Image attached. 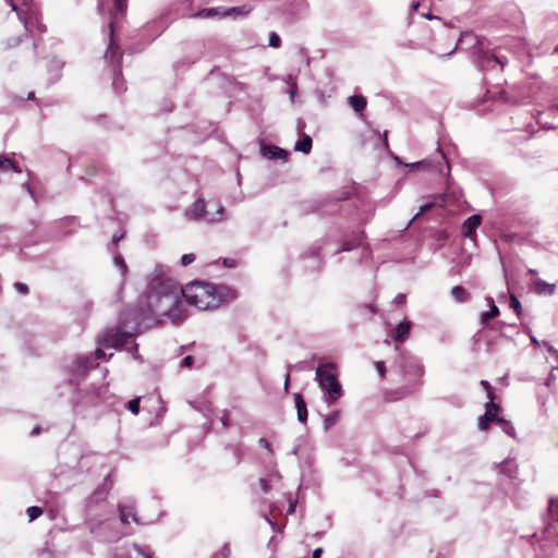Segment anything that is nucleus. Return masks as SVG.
Segmentation results:
<instances>
[{
	"mask_svg": "<svg viewBox=\"0 0 558 558\" xmlns=\"http://www.w3.org/2000/svg\"><path fill=\"white\" fill-rule=\"evenodd\" d=\"M194 260H195V255L194 254H192V253L184 254L181 257V265L182 266H187V265L192 264Z\"/></svg>",
	"mask_w": 558,
	"mask_h": 558,
	"instance_id": "obj_37",
	"label": "nucleus"
},
{
	"mask_svg": "<svg viewBox=\"0 0 558 558\" xmlns=\"http://www.w3.org/2000/svg\"><path fill=\"white\" fill-rule=\"evenodd\" d=\"M433 199L427 202L426 204L422 205L418 213L415 214V216L412 218V220L410 221V223L412 221H414L415 219H417L421 215L427 213L428 210H430L433 207L435 206H438V205H442L445 203V195H434L432 197Z\"/></svg>",
	"mask_w": 558,
	"mask_h": 558,
	"instance_id": "obj_15",
	"label": "nucleus"
},
{
	"mask_svg": "<svg viewBox=\"0 0 558 558\" xmlns=\"http://www.w3.org/2000/svg\"><path fill=\"white\" fill-rule=\"evenodd\" d=\"M312 137L305 133H302L301 138L294 145V149L303 154H308L312 149Z\"/></svg>",
	"mask_w": 558,
	"mask_h": 558,
	"instance_id": "obj_17",
	"label": "nucleus"
},
{
	"mask_svg": "<svg viewBox=\"0 0 558 558\" xmlns=\"http://www.w3.org/2000/svg\"><path fill=\"white\" fill-rule=\"evenodd\" d=\"M109 477L110 475L108 474L104 483L99 485L85 501L86 519L92 532H95L96 526L102 522L97 518L95 510L98 505L102 504L107 499L112 487V483L109 481Z\"/></svg>",
	"mask_w": 558,
	"mask_h": 558,
	"instance_id": "obj_3",
	"label": "nucleus"
},
{
	"mask_svg": "<svg viewBox=\"0 0 558 558\" xmlns=\"http://www.w3.org/2000/svg\"><path fill=\"white\" fill-rule=\"evenodd\" d=\"M9 170H12L16 173L22 172V169L17 165H15L13 161H12V167H10Z\"/></svg>",
	"mask_w": 558,
	"mask_h": 558,
	"instance_id": "obj_60",
	"label": "nucleus"
},
{
	"mask_svg": "<svg viewBox=\"0 0 558 558\" xmlns=\"http://www.w3.org/2000/svg\"><path fill=\"white\" fill-rule=\"evenodd\" d=\"M387 134H388V132H387V131H385V132L383 133V135H381V136H383V145H384L385 149H388V138H387Z\"/></svg>",
	"mask_w": 558,
	"mask_h": 558,
	"instance_id": "obj_56",
	"label": "nucleus"
},
{
	"mask_svg": "<svg viewBox=\"0 0 558 558\" xmlns=\"http://www.w3.org/2000/svg\"><path fill=\"white\" fill-rule=\"evenodd\" d=\"M40 434V427L39 426H36L33 428V430L31 432V436H37Z\"/></svg>",
	"mask_w": 558,
	"mask_h": 558,
	"instance_id": "obj_63",
	"label": "nucleus"
},
{
	"mask_svg": "<svg viewBox=\"0 0 558 558\" xmlns=\"http://www.w3.org/2000/svg\"><path fill=\"white\" fill-rule=\"evenodd\" d=\"M259 485L264 493H268L270 490V485L265 478H259Z\"/></svg>",
	"mask_w": 558,
	"mask_h": 558,
	"instance_id": "obj_44",
	"label": "nucleus"
},
{
	"mask_svg": "<svg viewBox=\"0 0 558 558\" xmlns=\"http://www.w3.org/2000/svg\"><path fill=\"white\" fill-rule=\"evenodd\" d=\"M10 5L12 11L16 12L19 20L24 24L27 32L37 24V10L32 4V0H23L21 7L10 0Z\"/></svg>",
	"mask_w": 558,
	"mask_h": 558,
	"instance_id": "obj_5",
	"label": "nucleus"
},
{
	"mask_svg": "<svg viewBox=\"0 0 558 558\" xmlns=\"http://www.w3.org/2000/svg\"><path fill=\"white\" fill-rule=\"evenodd\" d=\"M105 390V388L100 387L95 389L94 395L90 397L89 400L84 401L83 399L78 400L77 403H88V404H95L96 399L100 398L101 392Z\"/></svg>",
	"mask_w": 558,
	"mask_h": 558,
	"instance_id": "obj_30",
	"label": "nucleus"
},
{
	"mask_svg": "<svg viewBox=\"0 0 558 558\" xmlns=\"http://www.w3.org/2000/svg\"><path fill=\"white\" fill-rule=\"evenodd\" d=\"M112 86H113V88H114V90H116L117 93H120V92L124 90L123 83H122V82H120V80H119L118 75L114 77L113 83H112Z\"/></svg>",
	"mask_w": 558,
	"mask_h": 558,
	"instance_id": "obj_40",
	"label": "nucleus"
},
{
	"mask_svg": "<svg viewBox=\"0 0 558 558\" xmlns=\"http://www.w3.org/2000/svg\"><path fill=\"white\" fill-rule=\"evenodd\" d=\"M126 1L128 0H113V9L110 12L109 23L111 33L113 32V25L118 22L119 16H123L126 11Z\"/></svg>",
	"mask_w": 558,
	"mask_h": 558,
	"instance_id": "obj_14",
	"label": "nucleus"
},
{
	"mask_svg": "<svg viewBox=\"0 0 558 558\" xmlns=\"http://www.w3.org/2000/svg\"><path fill=\"white\" fill-rule=\"evenodd\" d=\"M481 385L485 388V390L487 391V395L489 392H492V386H490V384L487 380H482Z\"/></svg>",
	"mask_w": 558,
	"mask_h": 558,
	"instance_id": "obj_51",
	"label": "nucleus"
},
{
	"mask_svg": "<svg viewBox=\"0 0 558 558\" xmlns=\"http://www.w3.org/2000/svg\"><path fill=\"white\" fill-rule=\"evenodd\" d=\"M508 60L505 57L496 56L489 51H478L477 65L483 72L498 71L501 72Z\"/></svg>",
	"mask_w": 558,
	"mask_h": 558,
	"instance_id": "obj_6",
	"label": "nucleus"
},
{
	"mask_svg": "<svg viewBox=\"0 0 558 558\" xmlns=\"http://www.w3.org/2000/svg\"><path fill=\"white\" fill-rule=\"evenodd\" d=\"M451 295L459 303L466 302L470 296L469 293L466 292V290L461 286L453 287L451 289Z\"/></svg>",
	"mask_w": 558,
	"mask_h": 558,
	"instance_id": "obj_21",
	"label": "nucleus"
},
{
	"mask_svg": "<svg viewBox=\"0 0 558 558\" xmlns=\"http://www.w3.org/2000/svg\"><path fill=\"white\" fill-rule=\"evenodd\" d=\"M206 206L205 202L202 198H198L185 211V217L189 220H198L206 215Z\"/></svg>",
	"mask_w": 558,
	"mask_h": 558,
	"instance_id": "obj_13",
	"label": "nucleus"
},
{
	"mask_svg": "<svg viewBox=\"0 0 558 558\" xmlns=\"http://www.w3.org/2000/svg\"><path fill=\"white\" fill-rule=\"evenodd\" d=\"M510 307L520 316L522 311L521 303L513 294L510 296Z\"/></svg>",
	"mask_w": 558,
	"mask_h": 558,
	"instance_id": "obj_33",
	"label": "nucleus"
},
{
	"mask_svg": "<svg viewBox=\"0 0 558 558\" xmlns=\"http://www.w3.org/2000/svg\"><path fill=\"white\" fill-rule=\"evenodd\" d=\"M14 288L21 294H27L28 293V287H27V284H25L23 282H16L14 284Z\"/></svg>",
	"mask_w": 558,
	"mask_h": 558,
	"instance_id": "obj_39",
	"label": "nucleus"
},
{
	"mask_svg": "<svg viewBox=\"0 0 558 558\" xmlns=\"http://www.w3.org/2000/svg\"><path fill=\"white\" fill-rule=\"evenodd\" d=\"M553 526L549 524V523H546L545 525V536L547 539H554V537L556 538V544L558 545V530L553 532L551 531Z\"/></svg>",
	"mask_w": 558,
	"mask_h": 558,
	"instance_id": "obj_32",
	"label": "nucleus"
},
{
	"mask_svg": "<svg viewBox=\"0 0 558 558\" xmlns=\"http://www.w3.org/2000/svg\"><path fill=\"white\" fill-rule=\"evenodd\" d=\"M487 301L489 302L490 304V310L487 311V312H484L482 313L481 315V322L483 324H486L487 322H489L490 319L497 317L499 315V310L498 307L495 305L494 301L492 298H487Z\"/></svg>",
	"mask_w": 558,
	"mask_h": 558,
	"instance_id": "obj_20",
	"label": "nucleus"
},
{
	"mask_svg": "<svg viewBox=\"0 0 558 558\" xmlns=\"http://www.w3.org/2000/svg\"><path fill=\"white\" fill-rule=\"evenodd\" d=\"M25 247H26V245H24V246L21 248V251H20V256H21V259H23V260H26V259H27V255H26V253H25V251H24V250H25Z\"/></svg>",
	"mask_w": 558,
	"mask_h": 558,
	"instance_id": "obj_61",
	"label": "nucleus"
},
{
	"mask_svg": "<svg viewBox=\"0 0 558 558\" xmlns=\"http://www.w3.org/2000/svg\"><path fill=\"white\" fill-rule=\"evenodd\" d=\"M497 425L500 426V428L502 429V432L507 435H509L510 437L514 438L515 437V429L514 427L512 426V424L505 420V418H498V423Z\"/></svg>",
	"mask_w": 558,
	"mask_h": 558,
	"instance_id": "obj_24",
	"label": "nucleus"
},
{
	"mask_svg": "<svg viewBox=\"0 0 558 558\" xmlns=\"http://www.w3.org/2000/svg\"><path fill=\"white\" fill-rule=\"evenodd\" d=\"M194 363V357L192 355H187L185 356L182 361H181V367H191Z\"/></svg>",
	"mask_w": 558,
	"mask_h": 558,
	"instance_id": "obj_41",
	"label": "nucleus"
},
{
	"mask_svg": "<svg viewBox=\"0 0 558 558\" xmlns=\"http://www.w3.org/2000/svg\"><path fill=\"white\" fill-rule=\"evenodd\" d=\"M427 165H428V162L426 160H422V161L411 163L410 167L413 169H418V168L425 167Z\"/></svg>",
	"mask_w": 558,
	"mask_h": 558,
	"instance_id": "obj_46",
	"label": "nucleus"
},
{
	"mask_svg": "<svg viewBox=\"0 0 558 558\" xmlns=\"http://www.w3.org/2000/svg\"><path fill=\"white\" fill-rule=\"evenodd\" d=\"M123 236H124L123 234H119V235H118V234H114V235L112 236V241H111V242H112V245H117V244H118V242H119V241H121V240L123 239Z\"/></svg>",
	"mask_w": 558,
	"mask_h": 558,
	"instance_id": "obj_53",
	"label": "nucleus"
},
{
	"mask_svg": "<svg viewBox=\"0 0 558 558\" xmlns=\"http://www.w3.org/2000/svg\"><path fill=\"white\" fill-rule=\"evenodd\" d=\"M375 366H376V369H377L378 374L383 377L385 375V372H386L385 363L379 361V362L375 363Z\"/></svg>",
	"mask_w": 558,
	"mask_h": 558,
	"instance_id": "obj_43",
	"label": "nucleus"
},
{
	"mask_svg": "<svg viewBox=\"0 0 558 558\" xmlns=\"http://www.w3.org/2000/svg\"><path fill=\"white\" fill-rule=\"evenodd\" d=\"M128 350L133 353L134 357H136V353H137V344L136 343H132V345Z\"/></svg>",
	"mask_w": 558,
	"mask_h": 558,
	"instance_id": "obj_59",
	"label": "nucleus"
},
{
	"mask_svg": "<svg viewBox=\"0 0 558 558\" xmlns=\"http://www.w3.org/2000/svg\"><path fill=\"white\" fill-rule=\"evenodd\" d=\"M315 379L319 388L324 391V398L328 405L333 404L343 396L342 386L338 380L333 364L327 363L318 366L316 368Z\"/></svg>",
	"mask_w": 558,
	"mask_h": 558,
	"instance_id": "obj_2",
	"label": "nucleus"
},
{
	"mask_svg": "<svg viewBox=\"0 0 558 558\" xmlns=\"http://www.w3.org/2000/svg\"><path fill=\"white\" fill-rule=\"evenodd\" d=\"M364 307L366 310H368L371 314H375L376 313V308L372 304H366Z\"/></svg>",
	"mask_w": 558,
	"mask_h": 558,
	"instance_id": "obj_62",
	"label": "nucleus"
},
{
	"mask_svg": "<svg viewBox=\"0 0 558 558\" xmlns=\"http://www.w3.org/2000/svg\"><path fill=\"white\" fill-rule=\"evenodd\" d=\"M220 422L223 428H228L230 426L229 414L227 411H223Z\"/></svg>",
	"mask_w": 558,
	"mask_h": 558,
	"instance_id": "obj_42",
	"label": "nucleus"
},
{
	"mask_svg": "<svg viewBox=\"0 0 558 558\" xmlns=\"http://www.w3.org/2000/svg\"><path fill=\"white\" fill-rule=\"evenodd\" d=\"M251 11L250 8H247L246 5H243V7H234V8H230V9H227L223 11V16H229V15H232V14H240V15H246L248 14Z\"/></svg>",
	"mask_w": 558,
	"mask_h": 558,
	"instance_id": "obj_25",
	"label": "nucleus"
},
{
	"mask_svg": "<svg viewBox=\"0 0 558 558\" xmlns=\"http://www.w3.org/2000/svg\"><path fill=\"white\" fill-rule=\"evenodd\" d=\"M182 298L201 311L217 310L234 299V292L225 284L195 281L182 288L170 278L162 267L155 268L147 293L140 298L136 308L126 310L120 316L119 326L109 329L102 337L105 347L125 348L128 341L168 317L173 324H181L185 317Z\"/></svg>",
	"mask_w": 558,
	"mask_h": 558,
	"instance_id": "obj_1",
	"label": "nucleus"
},
{
	"mask_svg": "<svg viewBox=\"0 0 558 558\" xmlns=\"http://www.w3.org/2000/svg\"><path fill=\"white\" fill-rule=\"evenodd\" d=\"M106 356L105 352L101 349H97L92 355L94 363H96V360L104 359Z\"/></svg>",
	"mask_w": 558,
	"mask_h": 558,
	"instance_id": "obj_45",
	"label": "nucleus"
},
{
	"mask_svg": "<svg viewBox=\"0 0 558 558\" xmlns=\"http://www.w3.org/2000/svg\"><path fill=\"white\" fill-rule=\"evenodd\" d=\"M23 187L31 194L33 195V191H32V187H31V184L28 182H25L23 184Z\"/></svg>",
	"mask_w": 558,
	"mask_h": 558,
	"instance_id": "obj_64",
	"label": "nucleus"
},
{
	"mask_svg": "<svg viewBox=\"0 0 558 558\" xmlns=\"http://www.w3.org/2000/svg\"><path fill=\"white\" fill-rule=\"evenodd\" d=\"M63 66V62L60 61L59 59H56L53 58L52 60H50V68L57 72H59Z\"/></svg>",
	"mask_w": 558,
	"mask_h": 558,
	"instance_id": "obj_38",
	"label": "nucleus"
},
{
	"mask_svg": "<svg viewBox=\"0 0 558 558\" xmlns=\"http://www.w3.org/2000/svg\"><path fill=\"white\" fill-rule=\"evenodd\" d=\"M544 347H546L551 354H555V355L558 354V351L554 347H551L548 342H544Z\"/></svg>",
	"mask_w": 558,
	"mask_h": 558,
	"instance_id": "obj_54",
	"label": "nucleus"
},
{
	"mask_svg": "<svg viewBox=\"0 0 558 558\" xmlns=\"http://www.w3.org/2000/svg\"><path fill=\"white\" fill-rule=\"evenodd\" d=\"M294 403L298 412V421L305 423L307 421V407L300 393H294Z\"/></svg>",
	"mask_w": 558,
	"mask_h": 558,
	"instance_id": "obj_16",
	"label": "nucleus"
},
{
	"mask_svg": "<svg viewBox=\"0 0 558 558\" xmlns=\"http://www.w3.org/2000/svg\"><path fill=\"white\" fill-rule=\"evenodd\" d=\"M535 291L538 294H553L555 292V284L547 283L543 280H537L535 282Z\"/></svg>",
	"mask_w": 558,
	"mask_h": 558,
	"instance_id": "obj_22",
	"label": "nucleus"
},
{
	"mask_svg": "<svg viewBox=\"0 0 558 558\" xmlns=\"http://www.w3.org/2000/svg\"><path fill=\"white\" fill-rule=\"evenodd\" d=\"M258 442L262 447L271 450L270 442L266 438H260Z\"/></svg>",
	"mask_w": 558,
	"mask_h": 558,
	"instance_id": "obj_49",
	"label": "nucleus"
},
{
	"mask_svg": "<svg viewBox=\"0 0 558 558\" xmlns=\"http://www.w3.org/2000/svg\"><path fill=\"white\" fill-rule=\"evenodd\" d=\"M260 154L263 157L274 160V159H287L289 153L276 145H262Z\"/></svg>",
	"mask_w": 558,
	"mask_h": 558,
	"instance_id": "obj_10",
	"label": "nucleus"
},
{
	"mask_svg": "<svg viewBox=\"0 0 558 558\" xmlns=\"http://www.w3.org/2000/svg\"><path fill=\"white\" fill-rule=\"evenodd\" d=\"M118 511L120 514V521L122 524L126 525L130 523V519L136 524H144L142 520L136 515L135 508L133 506H126L119 504Z\"/></svg>",
	"mask_w": 558,
	"mask_h": 558,
	"instance_id": "obj_9",
	"label": "nucleus"
},
{
	"mask_svg": "<svg viewBox=\"0 0 558 558\" xmlns=\"http://www.w3.org/2000/svg\"><path fill=\"white\" fill-rule=\"evenodd\" d=\"M547 515H550L558 520V497L549 499Z\"/></svg>",
	"mask_w": 558,
	"mask_h": 558,
	"instance_id": "obj_26",
	"label": "nucleus"
},
{
	"mask_svg": "<svg viewBox=\"0 0 558 558\" xmlns=\"http://www.w3.org/2000/svg\"><path fill=\"white\" fill-rule=\"evenodd\" d=\"M353 247H354V246H352V245H350V244L345 243V244H343V245L341 246V248H339V250L337 251V253L351 251V250H353Z\"/></svg>",
	"mask_w": 558,
	"mask_h": 558,
	"instance_id": "obj_50",
	"label": "nucleus"
},
{
	"mask_svg": "<svg viewBox=\"0 0 558 558\" xmlns=\"http://www.w3.org/2000/svg\"><path fill=\"white\" fill-rule=\"evenodd\" d=\"M195 17L198 19H214V17H223V11H221L219 8H206L199 10Z\"/></svg>",
	"mask_w": 558,
	"mask_h": 558,
	"instance_id": "obj_19",
	"label": "nucleus"
},
{
	"mask_svg": "<svg viewBox=\"0 0 558 558\" xmlns=\"http://www.w3.org/2000/svg\"><path fill=\"white\" fill-rule=\"evenodd\" d=\"M348 102L355 112L363 111L367 105L366 98L362 95L350 96Z\"/></svg>",
	"mask_w": 558,
	"mask_h": 558,
	"instance_id": "obj_18",
	"label": "nucleus"
},
{
	"mask_svg": "<svg viewBox=\"0 0 558 558\" xmlns=\"http://www.w3.org/2000/svg\"><path fill=\"white\" fill-rule=\"evenodd\" d=\"M222 555L227 558L229 555H230V547L228 544H226L223 547H222V550H221Z\"/></svg>",
	"mask_w": 558,
	"mask_h": 558,
	"instance_id": "obj_57",
	"label": "nucleus"
},
{
	"mask_svg": "<svg viewBox=\"0 0 558 558\" xmlns=\"http://www.w3.org/2000/svg\"><path fill=\"white\" fill-rule=\"evenodd\" d=\"M133 549L137 553L138 556L144 558H154V553L148 547H142L137 544H133Z\"/></svg>",
	"mask_w": 558,
	"mask_h": 558,
	"instance_id": "obj_27",
	"label": "nucleus"
},
{
	"mask_svg": "<svg viewBox=\"0 0 558 558\" xmlns=\"http://www.w3.org/2000/svg\"><path fill=\"white\" fill-rule=\"evenodd\" d=\"M114 265L121 270V274L124 275L128 270L124 258L121 254L114 255Z\"/></svg>",
	"mask_w": 558,
	"mask_h": 558,
	"instance_id": "obj_28",
	"label": "nucleus"
},
{
	"mask_svg": "<svg viewBox=\"0 0 558 558\" xmlns=\"http://www.w3.org/2000/svg\"><path fill=\"white\" fill-rule=\"evenodd\" d=\"M295 93H296V83L293 82L289 89V95H290L291 100H293Z\"/></svg>",
	"mask_w": 558,
	"mask_h": 558,
	"instance_id": "obj_48",
	"label": "nucleus"
},
{
	"mask_svg": "<svg viewBox=\"0 0 558 558\" xmlns=\"http://www.w3.org/2000/svg\"><path fill=\"white\" fill-rule=\"evenodd\" d=\"M223 265H225L226 267L231 268V267H235L236 262H235V259H233V258H225V259H223Z\"/></svg>",
	"mask_w": 558,
	"mask_h": 558,
	"instance_id": "obj_47",
	"label": "nucleus"
},
{
	"mask_svg": "<svg viewBox=\"0 0 558 558\" xmlns=\"http://www.w3.org/2000/svg\"><path fill=\"white\" fill-rule=\"evenodd\" d=\"M223 213H225V207L222 205H219L217 211L215 215L208 217V221L209 222H217V221H221L222 220V216H223Z\"/></svg>",
	"mask_w": 558,
	"mask_h": 558,
	"instance_id": "obj_35",
	"label": "nucleus"
},
{
	"mask_svg": "<svg viewBox=\"0 0 558 558\" xmlns=\"http://www.w3.org/2000/svg\"><path fill=\"white\" fill-rule=\"evenodd\" d=\"M493 392L488 393L489 401L485 404V413L478 418V428L481 430H486L488 428L489 423H498V412L500 411V407L494 402Z\"/></svg>",
	"mask_w": 558,
	"mask_h": 558,
	"instance_id": "obj_8",
	"label": "nucleus"
},
{
	"mask_svg": "<svg viewBox=\"0 0 558 558\" xmlns=\"http://www.w3.org/2000/svg\"><path fill=\"white\" fill-rule=\"evenodd\" d=\"M295 507H296V501H291L289 509H288V514H292L295 511Z\"/></svg>",
	"mask_w": 558,
	"mask_h": 558,
	"instance_id": "obj_58",
	"label": "nucleus"
},
{
	"mask_svg": "<svg viewBox=\"0 0 558 558\" xmlns=\"http://www.w3.org/2000/svg\"><path fill=\"white\" fill-rule=\"evenodd\" d=\"M26 512L29 518V521H34L43 513V510H41V508H39L37 506H33V507H29L26 510Z\"/></svg>",
	"mask_w": 558,
	"mask_h": 558,
	"instance_id": "obj_29",
	"label": "nucleus"
},
{
	"mask_svg": "<svg viewBox=\"0 0 558 558\" xmlns=\"http://www.w3.org/2000/svg\"><path fill=\"white\" fill-rule=\"evenodd\" d=\"M10 167H12V160L5 155H0V170L7 171Z\"/></svg>",
	"mask_w": 558,
	"mask_h": 558,
	"instance_id": "obj_36",
	"label": "nucleus"
},
{
	"mask_svg": "<svg viewBox=\"0 0 558 558\" xmlns=\"http://www.w3.org/2000/svg\"><path fill=\"white\" fill-rule=\"evenodd\" d=\"M412 323L403 320L390 331V337L397 342H404L409 338Z\"/></svg>",
	"mask_w": 558,
	"mask_h": 558,
	"instance_id": "obj_12",
	"label": "nucleus"
},
{
	"mask_svg": "<svg viewBox=\"0 0 558 558\" xmlns=\"http://www.w3.org/2000/svg\"><path fill=\"white\" fill-rule=\"evenodd\" d=\"M404 301H405V295H404V294H398V295L395 298V302H396L397 304H402V303H404Z\"/></svg>",
	"mask_w": 558,
	"mask_h": 558,
	"instance_id": "obj_52",
	"label": "nucleus"
},
{
	"mask_svg": "<svg viewBox=\"0 0 558 558\" xmlns=\"http://www.w3.org/2000/svg\"><path fill=\"white\" fill-rule=\"evenodd\" d=\"M340 418V411L336 410L329 415H327L324 420V427L326 430L330 429L332 426H335Z\"/></svg>",
	"mask_w": 558,
	"mask_h": 558,
	"instance_id": "obj_23",
	"label": "nucleus"
},
{
	"mask_svg": "<svg viewBox=\"0 0 558 558\" xmlns=\"http://www.w3.org/2000/svg\"><path fill=\"white\" fill-rule=\"evenodd\" d=\"M482 218L480 215L470 216L461 226V234L464 238L473 239L475 231L481 225Z\"/></svg>",
	"mask_w": 558,
	"mask_h": 558,
	"instance_id": "obj_11",
	"label": "nucleus"
},
{
	"mask_svg": "<svg viewBox=\"0 0 558 558\" xmlns=\"http://www.w3.org/2000/svg\"><path fill=\"white\" fill-rule=\"evenodd\" d=\"M96 366L97 363H94L92 355L77 356L69 366L71 373V383L77 385L78 380L84 377L89 369Z\"/></svg>",
	"mask_w": 558,
	"mask_h": 558,
	"instance_id": "obj_7",
	"label": "nucleus"
},
{
	"mask_svg": "<svg viewBox=\"0 0 558 558\" xmlns=\"http://www.w3.org/2000/svg\"><path fill=\"white\" fill-rule=\"evenodd\" d=\"M322 555H323V548H316L313 551V558H322Z\"/></svg>",
	"mask_w": 558,
	"mask_h": 558,
	"instance_id": "obj_55",
	"label": "nucleus"
},
{
	"mask_svg": "<svg viewBox=\"0 0 558 558\" xmlns=\"http://www.w3.org/2000/svg\"><path fill=\"white\" fill-rule=\"evenodd\" d=\"M281 45V39L279 35L275 32L269 34V46L272 48H279Z\"/></svg>",
	"mask_w": 558,
	"mask_h": 558,
	"instance_id": "obj_34",
	"label": "nucleus"
},
{
	"mask_svg": "<svg viewBox=\"0 0 558 558\" xmlns=\"http://www.w3.org/2000/svg\"><path fill=\"white\" fill-rule=\"evenodd\" d=\"M400 367L405 378L414 380L412 386L404 388V395H411L423 384L424 367L416 357L411 355H403L401 357Z\"/></svg>",
	"mask_w": 558,
	"mask_h": 558,
	"instance_id": "obj_4",
	"label": "nucleus"
},
{
	"mask_svg": "<svg viewBox=\"0 0 558 558\" xmlns=\"http://www.w3.org/2000/svg\"><path fill=\"white\" fill-rule=\"evenodd\" d=\"M140 401L141 399L137 397L128 402V409L135 415L140 412Z\"/></svg>",
	"mask_w": 558,
	"mask_h": 558,
	"instance_id": "obj_31",
	"label": "nucleus"
}]
</instances>
